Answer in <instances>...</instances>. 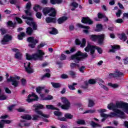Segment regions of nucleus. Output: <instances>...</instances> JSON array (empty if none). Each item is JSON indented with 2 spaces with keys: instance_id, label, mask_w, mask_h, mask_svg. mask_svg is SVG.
<instances>
[{
  "instance_id": "f257e3e1",
  "label": "nucleus",
  "mask_w": 128,
  "mask_h": 128,
  "mask_svg": "<svg viewBox=\"0 0 128 128\" xmlns=\"http://www.w3.org/2000/svg\"><path fill=\"white\" fill-rule=\"evenodd\" d=\"M108 110H112L114 112H116L119 114V116L120 118L124 120L126 118V116L124 112L128 114V104L124 103V102H117L116 104H110L108 106ZM122 108L124 112L118 109Z\"/></svg>"
},
{
  "instance_id": "f03ea898",
  "label": "nucleus",
  "mask_w": 128,
  "mask_h": 128,
  "mask_svg": "<svg viewBox=\"0 0 128 128\" xmlns=\"http://www.w3.org/2000/svg\"><path fill=\"white\" fill-rule=\"evenodd\" d=\"M88 56V53L84 52L82 53L80 50L78 51L76 54H73L71 56V60H74L76 64H78L80 62L81 60H84Z\"/></svg>"
},
{
  "instance_id": "7ed1b4c3",
  "label": "nucleus",
  "mask_w": 128,
  "mask_h": 128,
  "mask_svg": "<svg viewBox=\"0 0 128 128\" xmlns=\"http://www.w3.org/2000/svg\"><path fill=\"white\" fill-rule=\"evenodd\" d=\"M96 50H97L98 53L102 54V48L96 46H92L90 44L84 48L85 52H89L90 50V56H91L92 58H96V54H94Z\"/></svg>"
},
{
  "instance_id": "20e7f679",
  "label": "nucleus",
  "mask_w": 128,
  "mask_h": 128,
  "mask_svg": "<svg viewBox=\"0 0 128 128\" xmlns=\"http://www.w3.org/2000/svg\"><path fill=\"white\" fill-rule=\"evenodd\" d=\"M44 52H42V50H38L37 53L32 55L26 54V60H44Z\"/></svg>"
},
{
  "instance_id": "39448f33",
  "label": "nucleus",
  "mask_w": 128,
  "mask_h": 128,
  "mask_svg": "<svg viewBox=\"0 0 128 128\" xmlns=\"http://www.w3.org/2000/svg\"><path fill=\"white\" fill-rule=\"evenodd\" d=\"M9 76L8 74H6V80L8 82H12V86H14L15 88L18 86V84L20 82L18 80L20 78V77L16 76H10V78H8Z\"/></svg>"
},
{
  "instance_id": "423d86ee",
  "label": "nucleus",
  "mask_w": 128,
  "mask_h": 128,
  "mask_svg": "<svg viewBox=\"0 0 128 128\" xmlns=\"http://www.w3.org/2000/svg\"><path fill=\"white\" fill-rule=\"evenodd\" d=\"M22 18L26 20V24H27L28 26H32L34 30H38V25H36V24L34 22V18L23 15L22 16Z\"/></svg>"
},
{
  "instance_id": "0eeeda50",
  "label": "nucleus",
  "mask_w": 128,
  "mask_h": 128,
  "mask_svg": "<svg viewBox=\"0 0 128 128\" xmlns=\"http://www.w3.org/2000/svg\"><path fill=\"white\" fill-rule=\"evenodd\" d=\"M62 102L64 104L62 105V103L59 102L58 104V106L61 107L62 110H68L70 108V102L66 98H61Z\"/></svg>"
},
{
  "instance_id": "6e6552de",
  "label": "nucleus",
  "mask_w": 128,
  "mask_h": 128,
  "mask_svg": "<svg viewBox=\"0 0 128 128\" xmlns=\"http://www.w3.org/2000/svg\"><path fill=\"white\" fill-rule=\"evenodd\" d=\"M33 108H35L34 112H36L38 114L42 116H44V118H50V116L48 114H44L42 111L38 110H42V108H44V105L39 104H35L33 106Z\"/></svg>"
},
{
  "instance_id": "1a4fd4ad",
  "label": "nucleus",
  "mask_w": 128,
  "mask_h": 128,
  "mask_svg": "<svg viewBox=\"0 0 128 128\" xmlns=\"http://www.w3.org/2000/svg\"><path fill=\"white\" fill-rule=\"evenodd\" d=\"M90 39L93 42H96L98 40V44H102L104 42V34H102L100 35H91L90 36Z\"/></svg>"
},
{
  "instance_id": "9d476101",
  "label": "nucleus",
  "mask_w": 128,
  "mask_h": 128,
  "mask_svg": "<svg viewBox=\"0 0 128 128\" xmlns=\"http://www.w3.org/2000/svg\"><path fill=\"white\" fill-rule=\"evenodd\" d=\"M43 13L44 16H46L48 14H50L48 16H56V10L54 9V8H46L43 9Z\"/></svg>"
},
{
  "instance_id": "9b49d317",
  "label": "nucleus",
  "mask_w": 128,
  "mask_h": 128,
  "mask_svg": "<svg viewBox=\"0 0 128 128\" xmlns=\"http://www.w3.org/2000/svg\"><path fill=\"white\" fill-rule=\"evenodd\" d=\"M27 42H30L28 44V46L31 48H34V46H36V44L38 43V40L36 39H34V36H30L27 38Z\"/></svg>"
},
{
  "instance_id": "f8f14e48",
  "label": "nucleus",
  "mask_w": 128,
  "mask_h": 128,
  "mask_svg": "<svg viewBox=\"0 0 128 128\" xmlns=\"http://www.w3.org/2000/svg\"><path fill=\"white\" fill-rule=\"evenodd\" d=\"M30 8H32V2H28L26 4L25 6L26 10H24L26 14L28 16H32V12H30Z\"/></svg>"
},
{
  "instance_id": "ddd939ff",
  "label": "nucleus",
  "mask_w": 128,
  "mask_h": 128,
  "mask_svg": "<svg viewBox=\"0 0 128 128\" xmlns=\"http://www.w3.org/2000/svg\"><path fill=\"white\" fill-rule=\"evenodd\" d=\"M38 100V96L36 95V94L32 93V94H30L28 98L26 100L28 102H34V100Z\"/></svg>"
},
{
  "instance_id": "4468645a",
  "label": "nucleus",
  "mask_w": 128,
  "mask_h": 128,
  "mask_svg": "<svg viewBox=\"0 0 128 128\" xmlns=\"http://www.w3.org/2000/svg\"><path fill=\"white\" fill-rule=\"evenodd\" d=\"M115 73L112 74L110 73L109 74V76L110 78H118L120 76H124V74L118 70H116L114 72Z\"/></svg>"
},
{
  "instance_id": "2eb2a0df",
  "label": "nucleus",
  "mask_w": 128,
  "mask_h": 128,
  "mask_svg": "<svg viewBox=\"0 0 128 128\" xmlns=\"http://www.w3.org/2000/svg\"><path fill=\"white\" fill-rule=\"evenodd\" d=\"M54 114L55 116H56L58 117V120H60L61 122H66V118L64 117H61L62 116V112L58 111H55L54 112Z\"/></svg>"
},
{
  "instance_id": "dca6fc26",
  "label": "nucleus",
  "mask_w": 128,
  "mask_h": 128,
  "mask_svg": "<svg viewBox=\"0 0 128 128\" xmlns=\"http://www.w3.org/2000/svg\"><path fill=\"white\" fill-rule=\"evenodd\" d=\"M24 66L25 68L26 71L28 74H32L34 72V69L32 68H30V63H24Z\"/></svg>"
},
{
  "instance_id": "f3484780",
  "label": "nucleus",
  "mask_w": 128,
  "mask_h": 128,
  "mask_svg": "<svg viewBox=\"0 0 128 128\" xmlns=\"http://www.w3.org/2000/svg\"><path fill=\"white\" fill-rule=\"evenodd\" d=\"M118 115V116H119L120 118V114L116 112H111L110 114H100V116H102V118H114V116H116Z\"/></svg>"
},
{
  "instance_id": "a211bd4d",
  "label": "nucleus",
  "mask_w": 128,
  "mask_h": 128,
  "mask_svg": "<svg viewBox=\"0 0 128 128\" xmlns=\"http://www.w3.org/2000/svg\"><path fill=\"white\" fill-rule=\"evenodd\" d=\"M12 40V36L10 35H6L1 41L2 44H6L8 42Z\"/></svg>"
},
{
  "instance_id": "6ab92c4d",
  "label": "nucleus",
  "mask_w": 128,
  "mask_h": 128,
  "mask_svg": "<svg viewBox=\"0 0 128 128\" xmlns=\"http://www.w3.org/2000/svg\"><path fill=\"white\" fill-rule=\"evenodd\" d=\"M82 22L86 24H94V22H92V20L88 17L82 18Z\"/></svg>"
},
{
  "instance_id": "aec40b11",
  "label": "nucleus",
  "mask_w": 128,
  "mask_h": 128,
  "mask_svg": "<svg viewBox=\"0 0 128 128\" xmlns=\"http://www.w3.org/2000/svg\"><path fill=\"white\" fill-rule=\"evenodd\" d=\"M10 122H12V121L10 120H1L0 121V128H4V126L5 124H10Z\"/></svg>"
},
{
  "instance_id": "412c9836",
  "label": "nucleus",
  "mask_w": 128,
  "mask_h": 128,
  "mask_svg": "<svg viewBox=\"0 0 128 128\" xmlns=\"http://www.w3.org/2000/svg\"><path fill=\"white\" fill-rule=\"evenodd\" d=\"M68 18L66 16H62L58 20V24H61L64 22L66 20H68Z\"/></svg>"
},
{
  "instance_id": "4be33fe9",
  "label": "nucleus",
  "mask_w": 128,
  "mask_h": 128,
  "mask_svg": "<svg viewBox=\"0 0 128 128\" xmlns=\"http://www.w3.org/2000/svg\"><path fill=\"white\" fill-rule=\"evenodd\" d=\"M112 48L110 50V52H116V50H120V46L118 45L112 46Z\"/></svg>"
},
{
  "instance_id": "5701e85b",
  "label": "nucleus",
  "mask_w": 128,
  "mask_h": 128,
  "mask_svg": "<svg viewBox=\"0 0 128 128\" xmlns=\"http://www.w3.org/2000/svg\"><path fill=\"white\" fill-rule=\"evenodd\" d=\"M89 124L92 128H100V126H102L100 124H96L93 121L90 122Z\"/></svg>"
},
{
  "instance_id": "b1692460",
  "label": "nucleus",
  "mask_w": 128,
  "mask_h": 128,
  "mask_svg": "<svg viewBox=\"0 0 128 128\" xmlns=\"http://www.w3.org/2000/svg\"><path fill=\"white\" fill-rule=\"evenodd\" d=\"M118 38H120V40H122L124 42H126V40L128 37H126V34L122 33V34H120L118 35Z\"/></svg>"
},
{
  "instance_id": "393cba45",
  "label": "nucleus",
  "mask_w": 128,
  "mask_h": 128,
  "mask_svg": "<svg viewBox=\"0 0 128 128\" xmlns=\"http://www.w3.org/2000/svg\"><path fill=\"white\" fill-rule=\"evenodd\" d=\"M46 22L48 24L50 22H56V20L55 18H52L50 17H48L46 18Z\"/></svg>"
},
{
  "instance_id": "a878e982",
  "label": "nucleus",
  "mask_w": 128,
  "mask_h": 128,
  "mask_svg": "<svg viewBox=\"0 0 128 128\" xmlns=\"http://www.w3.org/2000/svg\"><path fill=\"white\" fill-rule=\"evenodd\" d=\"M33 32L34 30L32 29V28L30 27L27 28L26 30V34H28V36H32Z\"/></svg>"
},
{
  "instance_id": "bb28decb",
  "label": "nucleus",
  "mask_w": 128,
  "mask_h": 128,
  "mask_svg": "<svg viewBox=\"0 0 128 128\" xmlns=\"http://www.w3.org/2000/svg\"><path fill=\"white\" fill-rule=\"evenodd\" d=\"M88 108H92V106H94L96 104L94 101L92 99H88Z\"/></svg>"
},
{
  "instance_id": "cd10ccee",
  "label": "nucleus",
  "mask_w": 128,
  "mask_h": 128,
  "mask_svg": "<svg viewBox=\"0 0 128 128\" xmlns=\"http://www.w3.org/2000/svg\"><path fill=\"white\" fill-rule=\"evenodd\" d=\"M21 118H23V120H32V116L28 114H25L24 116H22Z\"/></svg>"
},
{
  "instance_id": "c85d7f7f",
  "label": "nucleus",
  "mask_w": 128,
  "mask_h": 128,
  "mask_svg": "<svg viewBox=\"0 0 128 128\" xmlns=\"http://www.w3.org/2000/svg\"><path fill=\"white\" fill-rule=\"evenodd\" d=\"M7 24L10 26V28H11V30H12V28L16 26V24H14L12 21H8L7 22Z\"/></svg>"
},
{
  "instance_id": "c756f323",
  "label": "nucleus",
  "mask_w": 128,
  "mask_h": 128,
  "mask_svg": "<svg viewBox=\"0 0 128 128\" xmlns=\"http://www.w3.org/2000/svg\"><path fill=\"white\" fill-rule=\"evenodd\" d=\"M62 0H50V2L52 4H61Z\"/></svg>"
},
{
  "instance_id": "7c9ffc66",
  "label": "nucleus",
  "mask_w": 128,
  "mask_h": 128,
  "mask_svg": "<svg viewBox=\"0 0 128 128\" xmlns=\"http://www.w3.org/2000/svg\"><path fill=\"white\" fill-rule=\"evenodd\" d=\"M51 84H52L53 88H60V84L59 83L52 82Z\"/></svg>"
},
{
  "instance_id": "2f4dec72",
  "label": "nucleus",
  "mask_w": 128,
  "mask_h": 128,
  "mask_svg": "<svg viewBox=\"0 0 128 128\" xmlns=\"http://www.w3.org/2000/svg\"><path fill=\"white\" fill-rule=\"evenodd\" d=\"M70 66L71 68H80V64L76 63H72L70 64Z\"/></svg>"
},
{
  "instance_id": "473e14b6",
  "label": "nucleus",
  "mask_w": 128,
  "mask_h": 128,
  "mask_svg": "<svg viewBox=\"0 0 128 128\" xmlns=\"http://www.w3.org/2000/svg\"><path fill=\"white\" fill-rule=\"evenodd\" d=\"M15 58H17V60H22V56L21 53L20 52H16L15 54Z\"/></svg>"
},
{
  "instance_id": "72a5a7b5",
  "label": "nucleus",
  "mask_w": 128,
  "mask_h": 128,
  "mask_svg": "<svg viewBox=\"0 0 128 128\" xmlns=\"http://www.w3.org/2000/svg\"><path fill=\"white\" fill-rule=\"evenodd\" d=\"M46 108H47V110H58V108H56L54 107L52 105H46Z\"/></svg>"
},
{
  "instance_id": "f704fd0d",
  "label": "nucleus",
  "mask_w": 128,
  "mask_h": 128,
  "mask_svg": "<svg viewBox=\"0 0 128 128\" xmlns=\"http://www.w3.org/2000/svg\"><path fill=\"white\" fill-rule=\"evenodd\" d=\"M24 36H26V33L24 32H22L18 36V39L20 40H22V38H24Z\"/></svg>"
},
{
  "instance_id": "c9c22d12",
  "label": "nucleus",
  "mask_w": 128,
  "mask_h": 128,
  "mask_svg": "<svg viewBox=\"0 0 128 128\" xmlns=\"http://www.w3.org/2000/svg\"><path fill=\"white\" fill-rule=\"evenodd\" d=\"M34 10V12H38V10H42V7L40 6V5H36L34 8H33Z\"/></svg>"
},
{
  "instance_id": "e433bc0d",
  "label": "nucleus",
  "mask_w": 128,
  "mask_h": 128,
  "mask_svg": "<svg viewBox=\"0 0 128 128\" xmlns=\"http://www.w3.org/2000/svg\"><path fill=\"white\" fill-rule=\"evenodd\" d=\"M77 26H78V28H85L86 30H90V26H84L82 24H77Z\"/></svg>"
},
{
  "instance_id": "4c0bfd02",
  "label": "nucleus",
  "mask_w": 128,
  "mask_h": 128,
  "mask_svg": "<svg viewBox=\"0 0 128 128\" xmlns=\"http://www.w3.org/2000/svg\"><path fill=\"white\" fill-rule=\"evenodd\" d=\"M65 118H69L70 120H72V118H74V116L72 115V114L70 113H66L64 114Z\"/></svg>"
},
{
  "instance_id": "58836bf2",
  "label": "nucleus",
  "mask_w": 128,
  "mask_h": 128,
  "mask_svg": "<svg viewBox=\"0 0 128 128\" xmlns=\"http://www.w3.org/2000/svg\"><path fill=\"white\" fill-rule=\"evenodd\" d=\"M76 124H82V125H85L86 124V121L82 120H79L76 121Z\"/></svg>"
},
{
  "instance_id": "ea45409f",
  "label": "nucleus",
  "mask_w": 128,
  "mask_h": 128,
  "mask_svg": "<svg viewBox=\"0 0 128 128\" xmlns=\"http://www.w3.org/2000/svg\"><path fill=\"white\" fill-rule=\"evenodd\" d=\"M58 33V30H56V29L54 28H52V30L50 32V34H56Z\"/></svg>"
},
{
  "instance_id": "a19ab883",
  "label": "nucleus",
  "mask_w": 128,
  "mask_h": 128,
  "mask_svg": "<svg viewBox=\"0 0 128 128\" xmlns=\"http://www.w3.org/2000/svg\"><path fill=\"white\" fill-rule=\"evenodd\" d=\"M44 88V87L38 86L36 88V92L38 94H40L42 90Z\"/></svg>"
},
{
  "instance_id": "79ce46f5",
  "label": "nucleus",
  "mask_w": 128,
  "mask_h": 128,
  "mask_svg": "<svg viewBox=\"0 0 128 128\" xmlns=\"http://www.w3.org/2000/svg\"><path fill=\"white\" fill-rule=\"evenodd\" d=\"M40 118V116L34 114L32 116V120H38Z\"/></svg>"
},
{
  "instance_id": "37998d69",
  "label": "nucleus",
  "mask_w": 128,
  "mask_h": 128,
  "mask_svg": "<svg viewBox=\"0 0 128 128\" xmlns=\"http://www.w3.org/2000/svg\"><path fill=\"white\" fill-rule=\"evenodd\" d=\"M94 112H96V110H86L85 112H84V114H94Z\"/></svg>"
},
{
  "instance_id": "c03bdc74",
  "label": "nucleus",
  "mask_w": 128,
  "mask_h": 128,
  "mask_svg": "<svg viewBox=\"0 0 128 128\" xmlns=\"http://www.w3.org/2000/svg\"><path fill=\"white\" fill-rule=\"evenodd\" d=\"M86 40L85 38H83L82 40V42L80 45L81 48H84L86 46Z\"/></svg>"
},
{
  "instance_id": "a18cd8bd",
  "label": "nucleus",
  "mask_w": 128,
  "mask_h": 128,
  "mask_svg": "<svg viewBox=\"0 0 128 128\" xmlns=\"http://www.w3.org/2000/svg\"><path fill=\"white\" fill-rule=\"evenodd\" d=\"M8 98V96L2 94L0 96V100H6Z\"/></svg>"
},
{
  "instance_id": "49530a36",
  "label": "nucleus",
  "mask_w": 128,
  "mask_h": 128,
  "mask_svg": "<svg viewBox=\"0 0 128 128\" xmlns=\"http://www.w3.org/2000/svg\"><path fill=\"white\" fill-rule=\"evenodd\" d=\"M115 22H116V24H122L124 23V20L122 18H118L115 20Z\"/></svg>"
},
{
  "instance_id": "de8ad7c7",
  "label": "nucleus",
  "mask_w": 128,
  "mask_h": 128,
  "mask_svg": "<svg viewBox=\"0 0 128 128\" xmlns=\"http://www.w3.org/2000/svg\"><path fill=\"white\" fill-rule=\"evenodd\" d=\"M88 82L90 84H96V80L94 79H90V80H89Z\"/></svg>"
},
{
  "instance_id": "09e8293b",
  "label": "nucleus",
  "mask_w": 128,
  "mask_h": 128,
  "mask_svg": "<svg viewBox=\"0 0 128 128\" xmlns=\"http://www.w3.org/2000/svg\"><path fill=\"white\" fill-rule=\"evenodd\" d=\"M17 110L18 112H26V110L22 107H20L17 109Z\"/></svg>"
},
{
  "instance_id": "8fccbe9b",
  "label": "nucleus",
  "mask_w": 128,
  "mask_h": 128,
  "mask_svg": "<svg viewBox=\"0 0 128 128\" xmlns=\"http://www.w3.org/2000/svg\"><path fill=\"white\" fill-rule=\"evenodd\" d=\"M69 74L72 76V78H76V72L74 71H70Z\"/></svg>"
},
{
  "instance_id": "3c124183",
  "label": "nucleus",
  "mask_w": 128,
  "mask_h": 128,
  "mask_svg": "<svg viewBox=\"0 0 128 128\" xmlns=\"http://www.w3.org/2000/svg\"><path fill=\"white\" fill-rule=\"evenodd\" d=\"M84 68H86V66H82L79 68V71L80 72L84 74Z\"/></svg>"
},
{
  "instance_id": "603ef678",
  "label": "nucleus",
  "mask_w": 128,
  "mask_h": 128,
  "mask_svg": "<svg viewBox=\"0 0 128 128\" xmlns=\"http://www.w3.org/2000/svg\"><path fill=\"white\" fill-rule=\"evenodd\" d=\"M66 59V56L64 55V54H62L60 58V60H64Z\"/></svg>"
},
{
  "instance_id": "864d4df0",
  "label": "nucleus",
  "mask_w": 128,
  "mask_h": 128,
  "mask_svg": "<svg viewBox=\"0 0 128 128\" xmlns=\"http://www.w3.org/2000/svg\"><path fill=\"white\" fill-rule=\"evenodd\" d=\"M42 13L40 12H38L37 13H36V16L38 18H42Z\"/></svg>"
},
{
  "instance_id": "5fc2aeb1",
  "label": "nucleus",
  "mask_w": 128,
  "mask_h": 128,
  "mask_svg": "<svg viewBox=\"0 0 128 128\" xmlns=\"http://www.w3.org/2000/svg\"><path fill=\"white\" fill-rule=\"evenodd\" d=\"M4 88L5 90L6 94H12V91L10 90V88Z\"/></svg>"
},
{
  "instance_id": "6e6d98bb",
  "label": "nucleus",
  "mask_w": 128,
  "mask_h": 128,
  "mask_svg": "<svg viewBox=\"0 0 128 128\" xmlns=\"http://www.w3.org/2000/svg\"><path fill=\"white\" fill-rule=\"evenodd\" d=\"M50 73H46V74L42 76V80H44V78H50Z\"/></svg>"
},
{
  "instance_id": "4d7b16f0",
  "label": "nucleus",
  "mask_w": 128,
  "mask_h": 128,
  "mask_svg": "<svg viewBox=\"0 0 128 128\" xmlns=\"http://www.w3.org/2000/svg\"><path fill=\"white\" fill-rule=\"evenodd\" d=\"M72 6H74V8H78V4L76 2H73L72 4Z\"/></svg>"
},
{
  "instance_id": "13d9d810",
  "label": "nucleus",
  "mask_w": 128,
  "mask_h": 128,
  "mask_svg": "<svg viewBox=\"0 0 128 128\" xmlns=\"http://www.w3.org/2000/svg\"><path fill=\"white\" fill-rule=\"evenodd\" d=\"M16 19L18 24H22V20L20 18L16 17Z\"/></svg>"
},
{
  "instance_id": "bf43d9fd",
  "label": "nucleus",
  "mask_w": 128,
  "mask_h": 128,
  "mask_svg": "<svg viewBox=\"0 0 128 128\" xmlns=\"http://www.w3.org/2000/svg\"><path fill=\"white\" fill-rule=\"evenodd\" d=\"M120 14H122V10H118V12L116 13L117 18H120Z\"/></svg>"
},
{
  "instance_id": "052dcab7",
  "label": "nucleus",
  "mask_w": 128,
  "mask_h": 128,
  "mask_svg": "<svg viewBox=\"0 0 128 128\" xmlns=\"http://www.w3.org/2000/svg\"><path fill=\"white\" fill-rule=\"evenodd\" d=\"M46 44V43H42L38 46V48H44Z\"/></svg>"
},
{
  "instance_id": "680f3d73",
  "label": "nucleus",
  "mask_w": 128,
  "mask_h": 128,
  "mask_svg": "<svg viewBox=\"0 0 128 128\" xmlns=\"http://www.w3.org/2000/svg\"><path fill=\"white\" fill-rule=\"evenodd\" d=\"M22 86H24L26 84V80L24 78H22L21 80Z\"/></svg>"
},
{
  "instance_id": "e2e57ef3",
  "label": "nucleus",
  "mask_w": 128,
  "mask_h": 128,
  "mask_svg": "<svg viewBox=\"0 0 128 128\" xmlns=\"http://www.w3.org/2000/svg\"><path fill=\"white\" fill-rule=\"evenodd\" d=\"M44 100H52V96L49 95L48 96L46 97Z\"/></svg>"
},
{
  "instance_id": "0e129e2a",
  "label": "nucleus",
  "mask_w": 128,
  "mask_h": 128,
  "mask_svg": "<svg viewBox=\"0 0 128 128\" xmlns=\"http://www.w3.org/2000/svg\"><path fill=\"white\" fill-rule=\"evenodd\" d=\"M61 78H68V74H63L61 75Z\"/></svg>"
},
{
  "instance_id": "69168bd1",
  "label": "nucleus",
  "mask_w": 128,
  "mask_h": 128,
  "mask_svg": "<svg viewBox=\"0 0 128 128\" xmlns=\"http://www.w3.org/2000/svg\"><path fill=\"white\" fill-rule=\"evenodd\" d=\"M98 18H106V16H104V14L100 13H98Z\"/></svg>"
},
{
  "instance_id": "338daca9",
  "label": "nucleus",
  "mask_w": 128,
  "mask_h": 128,
  "mask_svg": "<svg viewBox=\"0 0 128 128\" xmlns=\"http://www.w3.org/2000/svg\"><path fill=\"white\" fill-rule=\"evenodd\" d=\"M106 112V109H100L98 110V112H100V114H104L103 112Z\"/></svg>"
},
{
  "instance_id": "774afa93",
  "label": "nucleus",
  "mask_w": 128,
  "mask_h": 128,
  "mask_svg": "<svg viewBox=\"0 0 128 128\" xmlns=\"http://www.w3.org/2000/svg\"><path fill=\"white\" fill-rule=\"evenodd\" d=\"M125 18H128V13H124L122 18L124 19Z\"/></svg>"
}]
</instances>
